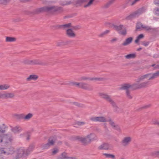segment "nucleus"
I'll return each instance as SVG.
<instances>
[{"label": "nucleus", "instance_id": "63", "mask_svg": "<svg viewBox=\"0 0 159 159\" xmlns=\"http://www.w3.org/2000/svg\"><path fill=\"white\" fill-rule=\"evenodd\" d=\"M150 106L149 105H147L143 107L144 108H146L149 107Z\"/></svg>", "mask_w": 159, "mask_h": 159}, {"label": "nucleus", "instance_id": "22", "mask_svg": "<svg viewBox=\"0 0 159 159\" xmlns=\"http://www.w3.org/2000/svg\"><path fill=\"white\" fill-rule=\"evenodd\" d=\"M67 35L70 37L74 38L75 37L76 35L75 33L71 29H68L66 30Z\"/></svg>", "mask_w": 159, "mask_h": 159}, {"label": "nucleus", "instance_id": "46", "mask_svg": "<svg viewBox=\"0 0 159 159\" xmlns=\"http://www.w3.org/2000/svg\"><path fill=\"white\" fill-rule=\"evenodd\" d=\"M119 33L123 35H125L126 34V30L124 29L122 31L120 32Z\"/></svg>", "mask_w": 159, "mask_h": 159}, {"label": "nucleus", "instance_id": "5", "mask_svg": "<svg viewBox=\"0 0 159 159\" xmlns=\"http://www.w3.org/2000/svg\"><path fill=\"white\" fill-rule=\"evenodd\" d=\"M71 84L72 85L75 86L76 87L88 91H91L93 89V87L92 85L86 83L74 82H72Z\"/></svg>", "mask_w": 159, "mask_h": 159}, {"label": "nucleus", "instance_id": "19", "mask_svg": "<svg viewBox=\"0 0 159 159\" xmlns=\"http://www.w3.org/2000/svg\"><path fill=\"white\" fill-rule=\"evenodd\" d=\"M133 38L132 37H130L126 39L125 41L122 43L121 45L123 46H126L130 44L132 42Z\"/></svg>", "mask_w": 159, "mask_h": 159}, {"label": "nucleus", "instance_id": "17", "mask_svg": "<svg viewBox=\"0 0 159 159\" xmlns=\"http://www.w3.org/2000/svg\"><path fill=\"white\" fill-rule=\"evenodd\" d=\"M14 148L12 147L7 148L5 150H2L1 153L6 155L12 154L14 152Z\"/></svg>", "mask_w": 159, "mask_h": 159}, {"label": "nucleus", "instance_id": "10", "mask_svg": "<svg viewBox=\"0 0 159 159\" xmlns=\"http://www.w3.org/2000/svg\"><path fill=\"white\" fill-rule=\"evenodd\" d=\"M15 94L13 92H7L1 94V98L4 99H13L15 97Z\"/></svg>", "mask_w": 159, "mask_h": 159}, {"label": "nucleus", "instance_id": "50", "mask_svg": "<svg viewBox=\"0 0 159 159\" xmlns=\"http://www.w3.org/2000/svg\"><path fill=\"white\" fill-rule=\"evenodd\" d=\"M152 67H154L155 69L159 68V65L156 64H154L152 65Z\"/></svg>", "mask_w": 159, "mask_h": 159}, {"label": "nucleus", "instance_id": "28", "mask_svg": "<svg viewBox=\"0 0 159 159\" xmlns=\"http://www.w3.org/2000/svg\"><path fill=\"white\" fill-rule=\"evenodd\" d=\"M10 87V85L7 84H3L0 85V90H5L9 89Z\"/></svg>", "mask_w": 159, "mask_h": 159}, {"label": "nucleus", "instance_id": "1", "mask_svg": "<svg viewBox=\"0 0 159 159\" xmlns=\"http://www.w3.org/2000/svg\"><path fill=\"white\" fill-rule=\"evenodd\" d=\"M150 84V82L149 81L144 82L140 84H134L132 85L129 84H125L121 85L120 89L125 90L126 91H129V89L131 88H133L135 89H141L147 87Z\"/></svg>", "mask_w": 159, "mask_h": 159}, {"label": "nucleus", "instance_id": "3", "mask_svg": "<svg viewBox=\"0 0 159 159\" xmlns=\"http://www.w3.org/2000/svg\"><path fill=\"white\" fill-rule=\"evenodd\" d=\"M61 7L55 6H45L39 8L36 10V13L42 11L54 12L61 10Z\"/></svg>", "mask_w": 159, "mask_h": 159}, {"label": "nucleus", "instance_id": "13", "mask_svg": "<svg viewBox=\"0 0 159 159\" xmlns=\"http://www.w3.org/2000/svg\"><path fill=\"white\" fill-rule=\"evenodd\" d=\"M106 25L109 27L113 28V29L117 31L120 32L122 29H123L124 27L123 25H117L109 22H107L106 23Z\"/></svg>", "mask_w": 159, "mask_h": 159}, {"label": "nucleus", "instance_id": "16", "mask_svg": "<svg viewBox=\"0 0 159 159\" xmlns=\"http://www.w3.org/2000/svg\"><path fill=\"white\" fill-rule=\"evenodd\" d=\"M78 139L85 145H87L91 143L87 136L85 137H79Z\"/></svg>", "mask_w": 159, "mask_h": 159}, {"label": "nucleus", "instance_id": "42", "mask_svg": "<svg viewBox=\"0 0 159 159\" xmlns=\"http://www.w3.org/2000/svg\"><path fill=\"white\" fill-rule=\"evenodd\" d=\"M57 45L58 46H61L66 45V43H65V42H63L62 41H60L57 43Z\"/></svg>", "mask_w": 159, "mask_h": 159}, {"label": "nucleus", "instance_id": "25", "mask_svg": "<svg viewBox=\"0 0 159 159\" xmlns=\"http://www.w3.org/2000/svg\"><path fill=\"white\" fill-rule=\"evenodd\" d=\"M33 114L30 113H28L26 115L24 114V120L25 121H28L33 117Z\"/></svg>", "mask_w": 159, "mask_h": 159}, {"label": "nucleus", "instance_id": "61", "mask_svg": "<svg viewBox=\"0 0 159 159\" xmlns=\"http://www.w3.org/2000/svg\"><path fill=\"white\" fill-rule=\"evenodd\" d=\"M81 0V2H86L88 0Z\"/></svg>", "mask_w": 159, "mask_h": 159}, {"label": "nucleus", "instance_id": "62", "mask_svg": "<svg viewBox=\"0 0 159 159\" xmlns=\"http://www.w3.org/2000/svg\"><path fill=\"white\" fill-rule=\"evenodd\" d=\"M142 49V48H139L137 49V51H140Z\"/></svg>", "mask_w": 159, "mask_h": 159}, {"label": "nucleus", "instance_id": "55", "mask_svg": "<svg viewBox=\"0 0 159 159\" xmlns=\"http://www.w3.org/2000/svg\"><path fill=\"white\" fill-rule=\"evenodd\" d=\"M105 35V34H104V33L103 32L102 33L99 34L98 35V36L100 37H102L103 36H104Z\"/></svg>", "mask_w": 159, "mask_h": 159}, {"label": "nucleus", "instance_id": "9", "mask_svg": "<svg viewBox=\"0 0 159 159\" xmlns=\"http://www.w3.org/2000/svg\"><path fill=\"white\" fill-rule=\"evenodd\" d=\"M132 141V138L127 136L124 137L121 142V145L124 147H127L130 143Z\"/></svg>", "mask_w": 159, "mask_h": 159}, {"label": "nucleus", "instance_id": "59", "mask_svg": "<svg viewBox=\"0 0 159 159\" xmlns=\"http://www.w3.org/2000/svg\"><path fill=\"white\" fill-rule=\"evenodd\" d=\"M71 40H68L65 42V43H66V45L71 43L72 42Z\"/></svg>", "mask_w": 159, "mask_h": 159}, {"label": "nucleus", "instance_id": "52", "mask_svg": "<svg viewBox=\"0 0 159 159\" xmlns=\"http://www.w3.org/2000/svg\"><path fill=\"white\" fill-rule=\"evenodd\" d=\"M113 128L118 131H120V127L118 125H115V127H114Z\"/></svg>", "mask_w": 159, "mask_h": 159}, {"label": "nucleus", "instance_id": "40", "mask_svg": "<svg viewBox=\"0 0 159 159\" xmlns=\"http://www.w3.org/2000/svg\"><path fill=\"white\" fill-rule=\"evenodd\" d=\"M52 155H55L56 154L59 152V149L57 148H53L52 150Z\"/></svg>", "mask_w": 159, "mask_h": 159}, {"label": "nucleus", "instance_id": "57", "mask_svg": "<svg viewBox=\"0 0 159 159\" xmlns=\"http://www.w3.org/2000/svg\"><path fill=\"white\" fill-rule=\"evenodd\" d=\"M110 32V30H107L103 32L104 33V34L105 35H106L107 34H108L109 32Z\"/></svg>", "mask_w": 159, "mask_h": 159}, {"label": "nucleus", "instance_id": "34", "mask_svg": "<svg viewBox=\"0 0 159 159\" xmlns=\"http://www.w3.org/2000/svg\"><path fill=\"white\" fill-rule=\"evenodd\" d=\"M114 0H110L108 2L104 5L103 7L104 8H108L113 3Z\"/></svg>", "mask_w": 159, "mask_h": 159}, {"label": "nucleus", "instance_id": "60", "mask_svg": "<svg viewBox=\"0 0 159 159\" xmlns=\"http://www.w3.org/2000/svg\"><path fill=\"white\" fill-rule=\"evenodd\" d=\"M155 154L157 156H159V151L155 152Z\"/></svg>", "mask_w": 159, "mask_h": 159}, {"label": "nucleus", "instance_id": "43", "mask_svg": "<svg viewBox=\"0 0 159 159\" xmlns=\"http://www.w3.org/2000/svg\"><path fill=\"white\" fill-rule=\"evenodd\" d=\"M154 12L155 15L159 16V8H155L154 10Z\"/></svg>", "mask_w": 159, "mask_h": 159}, {"label": "nucleus", "instance_id": "64", "mask_svg": "<svg viewBox=\"0 0 159 159\" xmlns=\"http://www.w3.org/2000/svg\"><path fill=\"white\" fill-rule=\"evenodd\" d=\"M29 139H30V137H29V136H28L27 137V138H26V139H27V140H29Z\"/></svg>", "mask_w": 159, "mask_h": 159}, {"label": "nucleus", "instance_id": "41", "mask_svg": "<svg viewBox=\"0 0 159 159\" xmlns=\"http://www.w3.org/2000/svg\"><path fill=\"white\" fill-rule=\"evenodd\" d=\"M94 0H90L89 2L86 4L84 6V7L86 8L90 6L93 3V2Z\"/></svg>", "mask_w": 159, "mask_h": 159}, {"label": "nucleus", "instance_id": "11", "mask_svg": "<svg viewBox=\"0 0 159 159\" xmlns=\"http://www.w3.org/2000/svg\"><path fill=\"white\" fill-rule=\"evenodd\" d=\"M90 119L92 121L94 122H104L107 121V120L105 117L102 116L92 117L90 118Z\"/></svg>", "mask_w": 159, "mask_h": 159}, {"label": "nucleus", "instance_id": "8", "mask_svg": "<svg viewBox=\"0 0 159 159\" xmlns=\"http://www.w3.org/2000/svg\"><path fill=\"white\" fill-rule=\"evenodd\" d=\"M98 95L101 98H103L109 102L114 107L117 108L116 103L111 99L109 95L107 94L103 93H99Z\"/></svg>", "mask_w": 159, "mask_h": 159}, {"label": "nucleus", "instance_id": "39", "mask_svg": "<svg viewBox=\"0 0 159 159\" xmlns=\"http://www.w3.org/2000/svg\"><path fill=\"white\" fill-rule=\"evenodd\" d=\"M140 0H129L128 3L131 5H133Z\"/></svg>", "mask_w": 159, "mask_h": 159}, {"label": "nucleus", "instance_id": "56", "mask_svg": "<svg viewBox=\"0 0 159 159\" xmlns=\"http://www.w3.org/2000/svg\"><path fill=\"white\" fill-rule=\"evenodd\" d=\"M81 0H78L76 2V4H78L79 5H80L82 3H83L82 2H81Z\"/></svg>", "mask_w": 159, "mask_h": 159}, {"label": "nucleus", "instance_id": "36", "mask_svg": "<svg viewBox=\"0 0 159 159\" xmlns=\"http://www.w3.org/2000/svg\"><path fill=\"white\" fill-rule=\"evenodd\" d=\"M127 98L129 99H131L132 96L131 95L130 91H127L125 92Z\"/></svg>", "mask_w": 159, "mask_h": 159}, {"label": "nucleus", "instance_id": "30", "mask_svg": "<svg viewBox=\"0 0 159 159\" xmlns=\"http://www.w3.org/2000/svg\"><path fill=\"white\" fill-rule=\"evenodd\" d=\"M102 155L107 158H110L113 159L115 158V156L114 155L111 154L103 153Z\"/></svg>", "mask_w": 159, "mask_h": 159}, {"label": "nucleus", "instance_id": "45", "mask_svg": "<svg viewBox=\"0 0 159 159\" xmlns=\"http://www.w3.org/2000/svg\"><path fill=\"white\" fill-rule=\"evenodd\" d=\"M10 0H0V3L6 4L10 1Z\"/></svg>", "mask_w": 159, "mask_h": 159}, {"label": "nucleus", "instance_id": "27", "mask_svg": "<svg viewBox=\"0 0 159 159\" xmlns=\"http://www.w3.org/2000/svg\"><path fill=\"white\" fill-rule=\"evenodd\" d=\"M12 131L15 133H16L21 131V128L19 126H16L11 129Z\"/></svg>", "mask_w": 159, "mask_h": 159}, {"label": "nucleus", "instance_id": "51", "mask_svg": "<svg viewBox=\"0 0 159 159\" xmlns=\"http://www.w3.org/2000/svg\"><path fill=\"white\" fill-rule=\"evenodd\" d=\"M153 123L154 124L157 125L159 126V121L157 120H154L152 121Z\"/></svg>", "mask_w": 159, "mask_h": 159}, {"label": "nucleus", "instance_id": "33", "mask_svg": "<svg viewBox=\"0 0 159 159\" xmlns=\"http://www.w3.org/2000/svg\"><path fill=\"white\" fill-rule=\"evenodd\" d=\"M16 38L14 37H6V42H12L15 41L16 40Z\"/></svg>", "mask_w": 159, "mask_h": 159}, {"label": "nucleus", "instance_id": "54", "mask_svg": "<svg viewBox=\"0 0 159 159\" xmlns=\"http://www.w3.org/2000/svg\"><path fill=\"white\" fill-rule=\"evenodd\" d=\"M77 123L79 125H83L85 124V123L83 122H78Z\"/></svg>", "mask_w": 159, "mask_h": 159}, {"label": "nucleus", "instance_id": "20", "mask_svg": "<svg viewBox=\"0 0 159 159\" xmlns=\"http://www.w3.org/2000/svg\"><path fill=\"white\" fill-rule=\"evenodd\" d=\"M59 159H75V157H69L68 154L65 152L62 153Z\"/></svg>", "mask_w": 159, "mask_h": 159}, {"label": "nucleus", "instance_id": "53", "mask_svg": "<svg viewBox=\"0 0 159 159\" xmlns=\"http://www.w3.org/2000/svg\"><path fill=\"white\" fill-rule=\"evenodd\" d=\"M154 3L156 5L159 6V0H154Z\"/></svg>", "mask_w": 159, "mask_h": 159}, {"label": "nucleus", "instance_id": "6", "mask_svg": "<svg viewBox=\"0 0 159 159\" xmlns=\"http://www.w3.org/2000/svg\"><path fill=\"white\" fill-rule=\"evenodd\" d=\"M146 9L145 7L140 8L132 12L129 16L126 17L127 20L131 19L138 17L142 14L145 12Z\"/></svg>", "mask_w": 159, "mask_h": 159}, {"label": "nucleus", "instance_id": "24", "mask_svg": "<svg viewBox=\"0 0 159 159\" xmlns=\"http://www.w3.org/2000/svg\"><path fill=\"white\" fill-rule=\"evenodd\" d=\"M38 78V76L35 75H30L28 77L26 78L27 81H30L32 80H36Z\"/></svg>", "mask_w": 159, "mask_h": 159}, {"label": "nucleus", "instance_id": "2", "mask_svg": "<svg viewBox=\"0 0 159 159\" xmlns=\"http://www.w3.org/2000/svg\"><path fill=\"white\" fill-rule=\"evenodd\" d=\"M159 76V71L156 73H149L143 75L139 76L138 78L136 80V82H139L142 81L146 80H152Z\"/></svg>", "mask_w": 159, "mask_h": 159}, {"label": "nucleus", "instance_id": "29", "mask_svg": "<svg viewBox=\"0 0 159 159\" xmlns=\"http://www.w3.org/2000/svg\"><path fill=\"white\" fill-rule=\"evenodd\" d=\"M136 54L135 53L130 54L126 55L125 56V57L127 59H130L134 58L136 57Z\"/></svg>", "mask_w": 159, "mask_h": 159}, {"label": "nucleus", "instance_id": "35", "mask_svg": "<svg viewBox=\"0 0 159 159\" xmlns=\"http://www.w3.org/2000/svg\"><path fill=\"white\" fill-rule=\"evenodd\" d=\"M144 37V35L143 34H139V35H138L136 38V39L135 41V42L136 43H138L139 41L143 39Z\"/></svg>", "mask_w": 159, "mask_h": 159}, {"label": "nucleus", "instance_id": "58", "mask_svg": "<svg viewBox=\"0 0 159 159\" xmlns=\"http://www.w3.org/2000/svg\"><path fill=\"white\" fill-rule=\"evenodd\" d=\"M110 32V30H107L103 32L104 33V34L105 35H106L107 34H108L109 32Z\"/></svg>", "mask_w": 159, "mask_h": 159}, {"label": "nucleus", "instance_id": "38", "mask_svg": "<svg viewBox=\"0 0 159 159\" xmlns=\"http://www.w3.org/2000/svg\"><path fill=\"white\" fill-rule=\"evenodd\" d=\"M143 25L140 22H139L138 23L136 26V28L137 30L141 28H143Z\"/></svg>", "mask_w": 159, "mask_h": 159}, {"label": "nucleus", "instance_id": "15", "mask_svg": "<svg viewBox=\"0 0 159 159\" xmlns=\"http://www.w3.org/2000/svg\"><path fill=\"white\" fill-rule=\"evenodd\" d=\"M26 63L30 65H42V62L39 59L28 60L26 62Z\"/></svg>", "mask_w": 159, "mask_h": 159}, {"label": "nucleus", "instance_id": "7", "mask_svg": "<svg viewBox=\"0 0 159 159\" xmlns=\"http://www.w3.org/2000/svg\"><path fill=\"white\" fill-rule=\"evenodd\" d=\"M57 141L56 136H52L50 137L48 140V142L46 144H41L39 145V147L43 149L48 148L50 146L54 145V143Z\"/></svg>", "mask_w": 159, "mask_h": 159}, {"label": "nucleus", "instance_id": "48", "mask_svg": "<svg viewBox=\"0 0 159 159\" xmlns=\"http://www.w3.org/2000/svg\"><path fill=\"white\" fill-rule=\"evenodd\" d=\"M73 103V104L79 107H83V105H82L80 104V103L77 102H74Z\"/></svg>", "mask_w": 159, "mask_h": 159}, {"label": "nucleus", "instance_id": "12", "mask_svg": "<svg viewBox=\"0 0 159 159\" xmlns=\"http://www.w3.org/2000/svg\"><path fill=\"white\" fill-rule=\"evenodd\" d=\"M25 152V150L23 148H21L17 150L14 152V154L16 155L15 157L16 159L21 157L23 155Z\"/></svg>", "mask_w": 159, "mask_h": 159}, {"label": "nucleus", "instance_id": "44", "mask_svg": "<svg viewBox=\"0 0 159 159\" xmlns=\"http://www.w3.org/2000/svg\"><path fill=\"white\" fill-rule=\"evenodd\" d=\"M107 121H109V122L111 126L113 128L114 127H115V123L112 121L111 119H110L109 120H107Z\"/></svg>", "mask_w": 159, "mask_h": 159}, {"label": "nucleus", "instance_id": "37", "mask_svg": "<svg viewBox=\"0 0 159 159\" xmlns=\"http://www.w3.org/2000/svg\"><path fill=\"white\" fill-rule=\"evenodd\" d=\"M15 116L18 119L24 120V114H16Z\"/></svg>", "mask_w": 159, "mask_h": 159}, {"label": "nucleus", "instance_id": "4", "mask_svg": "<svg viewBox=\"0 0 159 159\" xmlns=\"http://www.w3.org/2000/svg\"><path fill=\"white\" fill-rule=\"evenodd\" d=\"M5 130L3 129L0 127V133H4L5 132ZM12 139L10 134H0V143L3 142L5 144L10 143Z\"/></svg>", "mask_w": 159, "mask_h": 159}, {"label": "nucleus", "instance_id": "32", "mask_svg": "<svg viewBox=\"0 0 159 159\" xmlns=\"http://www.w3.org/2000/svg\"><path fill=\"white\" fill-rule=\"evenodd\" d=\"M35 147L34 144L31 145L27 149L26 152V154H28L29 152L32 151Z\"/></svg>", "mask_w": 159, "mask_h": 159}, {"label": "nucleus", "instance_id": "21", "mask_svg": "<svg viewBox=\"0 0 159 159\" xmlns=\"http://www.w3.org/2000/svg\"><path fill=\"white\" fill-rule=\"evenodd\" d=\"M87 136L91 142L92 141L97 139V138L96 136L94 133H91L87 135Z\"/></svg>", "mask_w": 159, "mask_h": 159}, {"label": "nucleus", "instance_id": "47", "mask_svg": "<svg viewBox=\"0 0 159 159\" xmlns=\"http://www.w3.org/2000/svg\"><path fill=\"white\" fill-rule=\"evenodd\" d=\"M118 40V39L116 38H112L110 41V42L111 43H113L116 42Z\"/></svg>", "mask_w": 159, "mask_h": 159}, {"label": "nucleus", "instance_id": "18", "mask_svg": "<svg viewBox=\"0 0 159 159\" xmlns=\"http://www.w3.org/2000/svg\"><path fill=\"white\" fill-rule=\"evenodd\" d=\"M80 80H103V78H90L89 77H87L84 76L81 77L80 79Z\"/></svg>", "mask_w": 159, "mask_h": 159}, {"label": "nucleus", "instance_id": "49", "mask_svg": "<svg viewBox=\"0 0 159 159\" xmlns=\"http://www.w3.org/2000/svg\"><path fill=\"white\" fill-rule=\"evenodd\" d=\"M149 44V42L143 41L142 43V44L145 47L147 46Z\"/></svg>", "mask_w": 159, "mask_h": 159}, {"label": "nucleus", "instance_id": "23", "mask_svg": "<svg viewBox=\"0 0 159 159\" xmlns=\"http://www.w3.org/2000/svg\"><path fill=\"white\" fill-rule=\"evenodd\" d=\"M71 26V23L62 25H58L56 26L57 29H65Z\"/></svg>", "mask_w": 159, "mask_h": 159}, {"label": "nucleus", "instance_id": "14", "mask_svg": "<svg viewBox=\"0 0 159 159\" xmlns=\"http://www.w3.org/2000/svg\"><path fill=\"white\" fill-rule=\"evenodd\" d=\"M99 150H108L111 149V146L110 144L107 143H103L99 145L98 147Z\"/></svg>", "mask_w": 159, "mask_h": 159}, {"label": "nucleus", "instance_id": "26", "mask_svg": "<svg viewBox=\"0 0 159 159\" xmlns=\"http://www.w3.org/2000/svg\"><path fill=\"white\" fill-rule=\"evenodd\" d=\"M143 28L146 31H148L150 32H153L155 30L154 28L146 25H143Z\"/></svg>", "mask_w": 159, "mask_h": 159}, {"label": "nucleus", "instance_id": "31", "mask_svg": "<svg viewBox=\"0 0 159 159\" xmlns=\"http://www.w3.org/2000/svg\"><path fill=\"white\" fill-rule=\"evenodd\" d=\"M71 2L70 1H61L60 2V4L62 6L69 5L71 4Z\"/></svg>", "mask_w": 159, "mask_h": 159}]
</instances>
